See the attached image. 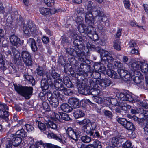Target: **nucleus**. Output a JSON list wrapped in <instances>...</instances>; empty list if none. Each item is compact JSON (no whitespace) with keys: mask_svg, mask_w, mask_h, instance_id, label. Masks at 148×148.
I'll list each match as a JSON object with an SVG mask.
<instances>
[{"mask_svg":"<svg viewBox=\"0 0 148 148\" xmlns=\"http://www.w3.org/2000/svg\"><path fill=\"white\" fill-rule=\"evenodd\" d=\"M75 38L73 37L74 40L73 43L75 46L74 49L71 48H68L66 50V52L68 54L71 55L75 57H78L79 60L82 57V52L80 48L82 47V45H81V42L79 40V37L77 34L75 35Z\"/></svg>","mask_w":148,"mask_h":148,"instance_id":"3","label":"nucleus"},{"mask_svg":"<svg viewBox=\"0 0 148 148\" xmlns=\"http://www.w3.org/2000/svg\"><path fill=\"white\" fill-rule=\"evenodd\" d=\"M61 115L60 113H56L54 112L53 114V115L54 116L53 119L54 120L56 121H60L61 119Z\"/></svg>","mask_w":148,"mask_h":148,"instance_id":"54","label":"nucleus"},{"mask_svg":"<svg viewBox=\"0 0 148 148\" xmlns=\"http://www.w3.org/2000/svg\"><path fill=\"white\" fill-rule=\"evenodd\" d=\"M22 141V138L17 136H14L12 138L11 143L14 146H17L19 145Z\"/></svg>","mask_w":148,"mask_h":148,"instance_id":"24","label":"nucleus"},{"mask_svg":"<svg viewBox=\"0 0 148 148\" xmlns=\"http://www.w3.org/2000/svg\"><path fill=\"white\" fill-rule=\"evenodd\" d=\"M68 103L74 108H76L79 106V100L75 98H71L69 99Z\"/></svg>","mask_w":148,"mask_h":148,"instance_id":"23","label":"nucleus"},{"mask_svg":"<svg viewBox=\"0 0 148 148\" xmlns=\"http://www.w3.org/2000/svg\"><path fill=\"white\" fill-rule=\"evenodd\" d=\"M66 134L67 135L69 139H72L74 141H77V138L81 135V132L78 130L75 131L71 127H68L66 131Z\"/></svg>","mask_w":148,"mask_h":148,"instance_id":"10","label":"nucleus"},{"mask_svg":"<svg viewBox=\"0 0 148 148\" xmlns=\"http://www.w3.org/2000/svg\"><path fill=\"white\" fill-rule=\"evenodd\" d=\"M141 71L148 76V64L145 63H142L140 68Z\"/></svg>","mask_w":148,"mask_h":148,"instance_id":"34","label":"nucleus"},{"mask_svg":"<svg viewBox=\"0 0 148 148\" xmlns=\"http://www.w3.org/2000/svg\"><path fill=\"white\" fill-rule=\"evenodd\" d=\"M78 36L79 37V40L81 42V45H82V47H81L80 48L82 52V56L81 58H80V61L83 62H85V52H87L90 49L91 50H93L95 49V46L94 45L92 44V43L90 42H88L86 44V46L85 47L84 45V44H83L82 42V38L80 36Z\"/></svg>","mask_w":148,"mask_h":148,"instance_id":"7","label":"nucleus"},{"mask_svg":"<svg viewBox=\"0 0 148 148\" xmlns=\"http://www.w3.org/2000/svg\"><path fill=\"white\" fill-rule=\"evenodd\" d=\"M51 71V75L53 78L54 79H57L58 78H59L60 76L59 74L56 72L53 69H52Z\"/></svg>","mask_w":148,"mask_h":148,"instance_id":"52","label":"nucleus"},{"mask_svg":"<svg viewBox=\"0 0 148 148\" xmlns=\"http://www.w3.org/2000/svg\"><path fill=\"white\" fill-rule=\"evenodd\" d=\"M87 129L92 131L95 130L96 127V124L95 122H90L88 125Z\"/></svg>","mask_w":148,"mask_h":148,"instance_id":"43","label":"nucleus"},{"mask_svg":"<svg viewBox=\"0 0 148 148\" xmlns=\"http://www.w3.org/2000/svg\"><path fill=\"white\" fill-rule=\"evenodd\" d=\"M85 21L87 25H88L85 34H87L88 36L93 41L97 40L99 37L96 33V29L93 26L94 19L92 18V14H90L89 17L88 15L87 14L85 16Z\"/></svg>","mask_w":148,"mask_h":148,"instance_id":"2","label":"nucleus"},{"mask_svg":"<svg viewBox=\"0 0 148 148\" xmlns=\"http://www.w3.org/2000/svg\"><path fill=\"white\" fill-rule=\"evenodd\" d=\"M61 108L63 111L69 112L72 110V108L67 103H63L61 105Z\"/></svg>","mask_w":148,"mask_h":148,"instance_id":"31","label":"nucleus"},{"mask_svg":"<svg viewBox=\"0 0 148 148\" xmlns=\"http://www.w3.org/2000/svg\"><path fill=\"white\" fill-rule=\"evenodd\" d=\"M37 73L38 74L42 76L44 73V70H43V68L42 67H39L37 69Z\"/></svg>","mask_w":148,"mask_h":148,"instance_id":"62","label":"nucleus"},{"mask_svg":"<svg viewBox=\"0 0 148 148\" xmlns=\"http://www.w3.org/2000/svg\"><path fill=\"white\" fill-rule=\"evenodd\" d=\"M47 137L50 138H53L55 139L61 143H64V138L63 134H56L53 133H49Z\"/></svg>","mask_w":148,"mask_h":148,"instance_id":"18","label":"nucleus"},{"mask_svg":"<svg viewBox=\"0 0 148 148\" xmlns=\"http://www.w3.org/2000/svg\"><path fill=\"white\" fill-rule=\"evenodd\" d=\"M82 141L85 143H88L91 140V138L90 137L87 135L82 136L81 138Z\"/></svg>","mask_w":148,"mask_h":148,"instance_id":"48","label":"nucleus"},{"mask_svg":"<svg viewBox=\"0 0 148 148\" xmlns=\"http://www.w3.org/2000/svg\"><path fill=\"white\" fill-rule=\"evenodd\" d=\"M135 76L134 78H133L134 82L136 84H140L143 81L144 77L140 72H138V71H134Z\"/></svg>","mask_w":148,"mask_h":148,"instance_id":"19","label":"nucleus"},{"mask_svg":"<svg viewBox=\"0 0 148 148\" xmlns=\"http://www.w3.org/2000/svg\"><path fill=\"white\" fill-rule=\"evenodd\" d=\"M98 52L100 54L101 62L103 63V62L105 64L108 63V71L112 70L114 66L112 63L114 59L111 54L107 51L101 49L98 50Z\"/></svg>","mask_w":148,"mask_h":148,"instance_id":"4","label":"nucleus"},{"mask_svg":"<svg viewBox=\"0 0 148 148\" xmlns=\"http://www.w3.org/2000/svg\"><path fill=\"white\" fill-rule=\"evenodd\" d=\"M117 121L119 123L124 127L127 121L126 119L121 118H118Z\"/></svg>","mask_w":148,"mask_h":148,"instance_id":"46","label":"nucleus"},{"mask_svg":"<svg viewBox=\"0 0 148 148\" xmlns=\"http://www.w3.org/2000/svg\"><path fill=\"white\" fill-rule=\"evenodd\" d=\"M63 81L64 84L69 88L73 87V85L70 81V79L68 77H64L63 78Z\"/></svg>","mask_w":148,"mask_h":148,"instance_id":"33","label":"nucleus"},{"mask_svg":"<svg viewBox=\"0 0 148 148\" xmlns=\"http://www.w3.org/2000/svg\"><path fill=\"white\" fill-rule=\"evenodd\" d=\"M93 14L94 16H98L101 18V21H105V25L108 26H109V20L106 16L104 15V12L103 10H99L98 11H95L93 12Z\"/></svg>","mask_w":148,"mask_h":148,"instance_id":"13","label":"nucleus"},{"mask_svg":"<svg viewBox=\"0 0 148 148\" xmlns=\"http://www.w3.org/2000/svg\"><path fill=\"white\" fill-rule=\"evenodd\" d=\"M61 117L63 120L66 121H69L70 119V117L68 115L65 113H63L62 115H61Z\"/></svg>","mask_w":148,"mask_h":148,"instance_id":"63","label":"nucleus"},{"mask_svg":"<svg viewBox=\"0 0 148 148\" xmlns=\"http://www.w3.org/2000/svg\"><path fill=\"white\" fill-rule=\"evenodd\" d=\"M123 78L122 79L123 80L125 81H127L128 80H130L132 77L131 74L129 73V72L128 71V73H127Z\"/></svg>","mask_w":148,"mask_h":148,"instance_id":"61","label":"nucleus"},{"mask_svg":"<svg viewBox=\"0 0 148 148\" xmlns=\"http://www.w3.org/2000/svg\"><path fill=\"white\" fill-rule=\"evenodd\" d=\"M125 8L127 9H130V1L129 0H123Z\"/></svg>","mask_w":148,"mask_h":148,"instance_id":"59","label":"nucleus"},{"mask_svg":"<svg viewBox=\"0 0 148 148\" xmlns=\"http://www.w3.org/2000/svg\"><path fill=\"white\" fill-rule=\"evenodd\" d=\"M22 57L26 65L30 66L32 64V61L30 53L27 51H24L22 52Z\"/></svg>","mask_w":148,"mask_h":148,"instance_id":"15","label":"nucleus"},{"mask_svg":"<svg viewBox=\"0 0 148 148\" xmlns=\"http://www.w3.org/2000/svg\"><path fill=\"white\" fill-rule=\"evenodd\" d=\"M120 139L119 137H114L112 138V143L113 146L116 147H120L121 145L120 141Z\"/></svg>","mask_w":148,"mask_h":148,"instance_id":"29","label":"nucleus"},{"mask_svg":"<svg viewBox=\"0 0 148 148\" xmlns=\"http://www.w3.org/2000/svg\"><path fill=\"white\" fill-rule=\"evenodd\" d=\"M59 12L55 8L50 9L46 8L41 7L40 9V12L43 15L46 16L49 14H54Z\"/></svg>","mask_w":148,"mask_h":148,"instance_id":"14","label":"nucleus"},{"mask_svg":"<svg viewBox=\"0 0 148 148\" xmlns=\"http://www.w3.org/2000/svg\"><path fill=\"white\" fill-rule=\"evenodd\" d=\"M117 96L119 100H120V101H129L132 103L138 102L139 101L134 97L133 95L129 92H121L117 94Z\"/></svg>","mask_w":148,"mask_h":148,"instance_id":"8","label":"nucleus"},{"mask_svg":"<svg viewBox=\"0 0 148 148\" xmlns=\"http://www.w3.org/2000/svg\"><path fill=\"white\" fill-rule=\"evenodd\" d=\"M94 67L96 71L93 72L92 74H94L97 72L98 73V75L100 76V74L98 73V71L104 74H107V71L106 70V67L103 65V64H101L100 62L95 63Z\"/></svg>","mask_w":148,"mask_h":148,"instance_id":"12","label":"nucleus"},{"mask_svg":"<svg viewBox=\"0 0 148 148\" xmlns=\"http://www.w3.org/2000/svg\"><path fill=\"white\" fill-rule=\"evenodd\" d=\"M123 148H133L132 147V143L129 141H126L123 145Z\"/></svg>","mask_w":148,"mask_h":148,"instance_id":"55","label":"nucleus"},{"mask_svg":"<svg viewBox=\"0 0 148 148\" xmlns=\"http://www.w3.org/2000/svg\"><path fill=\"white\" fill-rule=\"evenodd\" d=\"M138 122L141 125H144V128L146 125H148V120H145L143 118L139 119Z\"/></svg>","mask_w":148,"mask_h":148,"instance_id":"44","label":"nucleus"},{"mask_svg":"<svg viewBox=\"0 0 148 148\" xmlns=\"http://www.w3.org/2000/svg\"><path fill=\"white\" fill-rule=\"evenodd\" d=\"M46 93V95L47 94V98L50 104L54 107H57L59 104L58 99L62 100L63 98V95L57 90L54 91L53 93L56 96L55 97H53L52 94L50 92H49L48 91Z\"/></svg>","mask_w":148,"mask_h":148,"instance_id":"6","label":"nucleus"},{"mask_svg":"<svg viewBox=\"0 0 148 148\" xmlns=\"http://www.w3.org/2000/svg\"><path fill=\"white\" fill-rule=\"evenodd\" d=\"M44 2L48 6L53 5L54 3V0H44Z\"/></svg>","mask_w":148,"mask_h":148,"instance_id":"57","label":"nucleus"},{"mask_svg":"<svg viewBox=\"0 0 148 148\" xmlns=\"http://www.w3.org/2000/svg\"><path fill=\"white\" fill-rule=\"evenodd\" d=\"M61 92L64 93L65 95H71L72 94L73 92L70 89H67L64 87V89L61 91Z\"/></svg>","mask_w":148,"mask_h":148,"instance_id":"50","label":"nucleus"},{"mask_svg":"<svg viewBox=\"0 0 148 148\" xmlns=\"http://www.w3.org/2000/svg\"><path fill=\"white\" fill-rule=\"evenodd\" d=\"M18 125H17L16 126L12 127L9 131L7 132V135L9 139H10V137H12L13 136L14 134H16V132H15V131L16 130V131H17Z\"/></svg>","mask_w":148,"mask_h":148,"instance_id":"28","label":"nucleus"},{"mask_svg":"<svg viewBox=\"0 0 148 148\" xmlns=\"http://www.w3.org/2000/svg\"><path fill=\"white\" fill-rule=\"evenodd\" d=\"M97 84L101 87H105L109 86L111 84V81L110 79H105L99 80H95Z\"/></svg>","mask_w":148,"mask_h":148,"instance_id":"20","label":"nucleus"},{"mask_svg":"<svg viewBox=\"0 0 148 148\" xmlns=\"http://www.w3.org/2000/svg\"><path fill=\"white\" fill-rule=\"evenodd\" d=\"M47 127L49 128H51L53 130H56L57 129V126L56 124L52 122H49L47 124Z\"/></svg>","mask_w":148,"mask_h":148,"instance_id":"49","label":"nucleus"},{"mask_svg":"<svg viewBox=\"0 0 148 148\" xmlns=\"http://www.w3.org/2000/svg\"><path fill=\"white\" fill-rule=\"evenodd\" d=\"M0 68L3 70H5L6 69V66L2 58H0Z\"/></svg>","mask_w":148,"mask_h":148,"instance_id":"56","label":"nucleus"},{"mask_svg":"<svg viewBox=\"0 0 148 148\" xmlns=\"http://www.w3.org/2000/svg\"><path fill=\"white\" fill-rule=\"evenodd\" d=\"M85 114L84 111L80 109H78L75 110L73 112V116L76 119L83 117L85 116Z\"/></svg>","mask_w":148,"mask_h":148,"instance_id":"25","label":"nucleus"},{"mask_svg":"<svg viewBox=\"0 0 148 148\" xmlns=\"http://www.w3.org/2000/svg\"><path fill=\"white\" fill-rule=\"evenodd\" d=\"M15 90L17 92L28 99L32 94L33 88L31 87H23L20 85L14 84Z\"/></svg>","mask_w":148,"mask_h":148,"instance_id":"5","label":"nucleus"},{"mask_svg":"<svg viewBox=\"0 0 148 148\" xmlns=\"http://www.w3.org/2000/svg\"><path fill=\"white\" fill-rule=\"evenodd\" d=\"M15 132H16V135L21 136L23 138H25L27 136V133L23 129L18 130L16 131V130Z\"/></svg>","mask_w":148,"mask_h":148,"instance_id":"37","label":"nucleus"},{"mask_svg":"<svg viewBox=\"0 0 148 148\" xmlns=\"http://www.w3.org/2000/svg\"><path fill=\"white\" fill-rule=\"evenodd\" d=\"M23 31L24 33L29 35V29L28 27V23L27 24H24L23 27Z\"/></svg>","mask_w":148,"mask_h":148,"instance_id":"53","label":"nucleus"},{"mask_svg":"<svg viewBox=\"0 0 148 148\" xmlns=\"http://www.w3.org/2000/svg\"><path fill=\"white\" fill-rule=\"evenodd\" d=\"M89 81L86 83L84 81H83L81 83L77 82V88L79 92L80 93L85 95L90 94L91 86L88 84Z\"/></svg>","mask_w":148,"mask_h":148,"instance_id":"9","label":"nucleus"},{"mask_svg":"<svg viewBox=\"0 0 148 148\" xmlns=\"http://www.w3.org/2000/svg\"><path fill=\"white\" fill-rule=\"evenodd\" d=\"M27 43L30 46L32 50L33 51L35 52L37 51V48L34 39L32 38H29Z\"/></svg>","mask_w":148,"mask_h":148,"instance_id":"27","label":"nucleus"},{"mask_svg":"<svg viewBox=\"0 0 148 148\" xmlns=\"http://www.w3.org/2000/svg\"><path fill=\"white\" fill-rule=\"evenodd\" d=\"M8 108L7 105L0 102V117L3 118L8 117L9 115L8 112L6 111Z\"/></svg>","mask_w":148,"mask_h":148,"instance_id":"17","label":"nucleus"},{"mask_svg":"<svg viewBox=\"0 0 148 148\" xmlns=\"http://www.w3.org/2000/svg\"><path fill=\"white\" fill-rule=\"evenodd\" d=\"M84 132H86L87 134H90V136H93V137H98L101 138H102V136H101L99 132L97 131H95L94 132L93 131H92L89 130L87 129L88 127L86 126H84Z\"/></svg>","mask_w":148,"mask_h":148,"instance_id":"22","label":"nucleus"},{"mask_svg":"<svg viewBox=\"0 0 148 148\" xmlns=\"http://www.w3.org/2000/svg\"><path fill=\"white\" fill-rule=\"evenodd\" d=\"M92 99L93 101L98 103H103L104 99L102 97L99 96H96L92 97Z\"/></svg>","mask_w":148,"mask_h":148,"instance_id":"40","label":"nucleus"},{"mask_svg":"<svg viewBox=\"0 0 148 148\" xmlns=\"http://www.w3.org/2000/svg\"><path fill=\"white\" fill-rule=\"evenodd\" d=\"M107 75L110 77L115 79L119 78V76L117 73L113 70L107 71Z\"/></svg>","mask_w":148,"mask_h":148,"instance_id":"30","label":"nucleus"},{"mask_svg":"<svg viewBox=\"0 0 148 148\" xmlns=\"http://www.w3.org/2000/svg\"><path fill=\"white\" fill-rule=\"evenodd\" d=\"M85 25L82 23H80L78 25V30L80 33H85L86 29Z\"/></svg>","mask_w":148,"mask_h":148,"instance_id":"42","label":"nucleus"},{"mask_svg":"<svg viewBox=\"0 0 148 148\" xmlns=\"http://www.w3.org/2000/svg\"><path fill=\"white\" fill-rule=\"evenodd\" d=\"M14 58L17 60L19 59L20 57V53L17 50L14 49L12 50Z\"/></svg>","mask_w":148,"mask_h":148,"instance_id":"47","label":"nucleus"},{"mask_svg":"<svg viewBox=\"0 0 148 148\" xmlns=\"http://www.w3.org/2000/svg\"><path fill=\"white\" fill-rule=\"evenodd\" d=\"M24 77L25 80L29 82L32 85H35V81L32 76L27 74H25L24 75Z\"/></svg>","mask_w":148,"mask_h":148,"instance_id":"36","label":"nucleus"},{"mask_svg":"<svg viewBox=\"0 0 148 148\" xmlns=\"http://www.w3.org/2000/svg\"><path fill=\"white\" fill-rule=\"evenodd\" d=\"M9 39L10 43L13 45L18 46L21 45V41L19 38L16 36L11 35Z\"/></svg>","mask_w":148,"mask_h":148,"instance_id":"21","label":"nucleus"},{"mask_svg":"<svg viewBox=\"0 0 148 148\" xmlns=\"http://www.w3.org/2000/svg\"><path fill=\"white\" fill-rule=\"evenodd\" d=\"M88 84L90 85L91 88L90 89V94L94 96H96L100 93V90L98 88L99 87L98 86L99 84L96 83V81L89 79Z\"/></svg>","mask_w":148,"mask_h":148,"instance_id":"11","label":"nucleus"},{"mask_svg":"<svg viewBox=\"0 0 148 148\" xmlns=\"http://www.w3.org/2000/svg\"><path fill=\"white\" fill-rule=\"evenodd\" d=\"M87 12L86 13L85 16L87 14L88 15V17H89L90 14H92V18H94V17H96V16H94L93 14L94 12L98 11L99 10H102L100 8L96 9L94 6L93 2L92 1H89L88 2L87 4Z\"/></svg>","mask_w":148,"mask_h":148,"instance_id":"16","label":"nucleus"},{"mask_svg":"<svg viewBox=\"0 0 148 148\" xmlns=\"http://www.w3.org/2000/svg\"><path fill=\"white\" fill-rule=\"evenodd\" d=\"M128 71L126 70H124L123 69H118V72L119 75V78H121L123 79L125 75L128 73Z\"/></svg>","mask_w":148,"mask_h":148,"instance_id":"39","label":"nucleus"},{"mask_svg":"<svg viewBox=\"0 0 148 148\" xmlns=\"http://www.w3.org/2000/svg\"><path fill=\"white\" fill-rule=\"evenodd\" d=\"M132 64H131V66L134 70H135V71H137L136 70L139 69L140 68L141 65L142 63L140 62L134 60L132 61Z\"/></svg>","mask_w":148,"mask_h":148,"instance_id":"32","label":"nucleus"},{"mask_svg":"<svg viewBox=\"0 0 148 148\" xmlns=\"http://www.w3.org/2000/svg\"><path fill=\"white\" fill-rule=\"evenodd\" d=\"M126 129L132 131H134L135 128L133 124L130 121H127V123L124 126Z\"/></svg>","mask_w":148,"mask_h":148,"instance_id":"38","label":"nucleus"},{"mask_svg":"<svg viewBox=\"0 0 148 148\" xmlns=\"http://www.w3.org/2000/svg\"><path fill=\"white\" fill-rule=\"evenodd\" d=\"M90 121L88 119H84L82 120L79 121L77 122V123L80 125H84L83 126L84 130V126H86L88 127V125Z\"/></svg>","mask_w":148,"mask_h":148,"instance_id":"41","label":"nucleus"},{"mask_svg":"<svg viewBox=\"0 0 148 148\" xmlns=\"http://www.w3.org/2000/svg\"><path fill=\"white\" fill-rule=\"evenodd\" d=\"M121 109V110L126 111L130 109L131 106L126 103H125L124 102L122 101H119V106Z\"/></svg>","mask_w":148,"mask_h":148,"instance_id":"35","label":"nucleus"},{"mask_svg":"<svg viewBox=\"0 0 148 148\" xmlns=\"http://www.w3.org/2000/svg\"><path fill=\"white\" fill-rule=\"evenodd\" d=\"M39 128L41 130H45L46 129V127L45 124L41 122H39L38 125Z\"/></svg>","mask_w":148,"mask_h":148,"instance_id":"64","label":"nucleus"},{"mask_svg":"<svg viewBox=\"0 0 148 148\" xmlns=\"http://www.w3.org/2000/svg\"><path fill=\"white\" fill-rule=\"evenodd\" d=\"M37 148H45V144H44L42 141H40L36 143Z\"/></svg>","mask_w":148,"mask_h":148,"instance_id":"60","label":"nucleus"},{"mask_svg":"<svg viewBox=\"0 0 148 148\" xmlns=\"http://www.w3.org/2000/svg\"><path fill=\"white\" fill-rule=\"evenodd\" d=\"M47 80L46 79H42L41 81V86L43 91V94L46 95V92H48V89L49 88V85L51 88L53 89H55L61 92L64 89V86L62 84L61 79L58 78L55 80L53 84V82L50 79H49L47 77Z\"/></svg>","mask_w":148,"mask_h":148,"instance_id":"1","label":"nucleus"},{"mask_svg":"<svg viewBox=\"0 0 148 148\" xmlns=\"http://www.w3.org/2000/svg\"><path fill=\"white\" fill-rule=\"evenodd\" d=\"M114 64L115 67L118 69L122 68L123 66V64L120 62L115 61L114 62Z\"/></svg>","mask_w":148,"mask_h":148,"instance_id":"58","label":"nucleus"},{"mask_svg":"<svg viewBox=\"0 0 148 148\" xmlns=\"http://www.w3.org/2000/svg\"><path fill=\"white\" fill-rule=\"evenodd\" d=\"M28 27L29 29V33L31 32L32 34L36 33L37 28L34 23L29 21L28 23Z\"/></svg>","mask_w":148,"mask_h":148,"instance_id":"26","label":"nucleus"},{"mask_svg":"<svg viewBox=\"0 0 148 148\" xmlns=\"http://www.w3.org/2000/svg\"><path fill=\"white\" fill-rule=\"evenodd\" d=\"M120 42L119 40H116L114 42V47L115 49L117 50H120L121 49V47L120 46Z\"/></svg>","mask_w":148,"mask_h":148,"instance_id":"45","label":"nucleus"},{"mask_svg":"<svg viewBox=\"0 0 148 148\" xmlns=\"http://www.w3.org/2000/svg\"><path fill=\"white\" fill-rule=\"evenodd\" d=\"M119 103L118 102V101L116 99L112 98L110 99V102L112 105L119 106V101H120V100H119Z\"/></svg>","mask_w":148,"mask_h":148,"instance_id":"51","label":"nucleus"}]
</instances>
